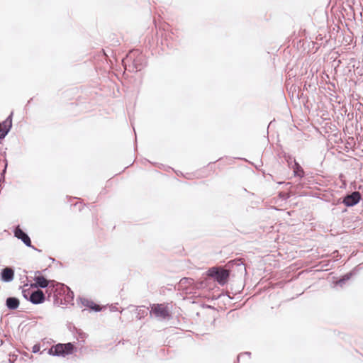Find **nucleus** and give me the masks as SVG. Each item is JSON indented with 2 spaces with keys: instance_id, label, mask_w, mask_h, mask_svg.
Wrapping results in <instances>:
<instances>
[{
  "instance_id": "dca6fc26",
  "label": "nucleus",
  "mask_w": 363,
  "mask_h": 363,
  "mask_svg": "<svg viewBox=\"0 0 363 363\" xmlns=\"http://www.w3.org/2000/svg\"><path fill=\"white\" fill-rule=\"evenodd\" d=\"M12 116L13 112H11V114L6 118V119L1 124V125L3 126V128L8 130L9 132L12 127Z\"/></svg>"
},
{
  "instance_id": "6ab92c4d",
  "label": "nucleus",
  "mask_w": 363,
  "mask_h": 363,
  "mask_svg": "<svg viewBox=\"0 0 363 363\" xmlns=\"http://www.w3.org/2000/svg\"><path fill=\"white\" fill-rule=\"evenodd\" d=\"M9 133L8 130L0 128V140L4 139Z\"/></svg>"
},
{
  "instance_id": "2eb2a0df",
  "label": "nucleus",
  "mask_w": 363,
  "mask_h": 363,
  "mask_svg": "<svg viewBox=\"0 0 363 363\" xmlns=\"http://www.w3.org/2000/svg\"><path fill=\"white\" fill-rule=\"evenodd\" d=\"M355 274L354 269L351 271L349 273H347L345 274L342 278H340L337 282L336 284L339 285L340 286H343V285L345 284L347 281L350 279V278Z\"/></svg>"
},
{
  "instance_id": "39448f33",
  "label": "nucleus",
  "mask_w": 363,
  "mask_h": 363,
  "mask_svg": "<svg viewBox=\"0 0 363 363\" xmlns=\"http://www.w3.org/2000/svg\"><path fill=\"white\" fill-rule=\"evenodd\" d=\"M208 275L213 277L219 284L223 286L227 282L230 272L223 268L212 267L208 270Z\"/></svg>"
},
{
  "instance_id": "9b49d317",
  "label": "nucleus",
  "mask_w": 363,
  "mask_h": 363,
  "mask_svg": "<svg viewBox=\"0 0 363 363\" xmlns=\"http://www.w3.org/2000/svg\"><path fill=\"white\" fill-rule=\"evenodd\" d=\"M20 304L19 300L16 297H8L6 300V306L9 310H16Z\"/></svg>"
},
{
  "instance_id": "5701e85b",
  "label": "nucleus",
  "mask_w": 363,
  "mask_h": 363,
  "mask_svg": "<svg viewBox=\"0 0 363 363\" xmlns=\"http://www.w3.org/2000/svg\"><path fill=\"white\" fill-rule=\"evenodd\" d=\"M117 310H118V308H117V306L116 305L115 306H111V311H116Z\"/></svg>"
},
{
  "instance_id": "9d476101",
  "label": "nucleus",
  "mask_w": 363,
  "mask_h": 363,
  "mask_svg": "<svg viewBox=\"0 0 363 363\" xmlns=\"http://www.w3.org/2000/svg\"><path fill=\"white\" fill-rule=\"evenodd\" d=\"M14 278V270L10 267H5L1 272V280L4 282H10Z\"/></svg>"
},
{
  "instance_id": "f03ea898",
  "label": "nucleus",
  "mask_w": 363,
  "mask_h": 363,
  "mask_svg": "<svg viewBox=\"0 0 363 363\" xmlns=\"http://www.w3.org/2000/svg\"><path fill=\"white\" fill-rule=\"evenodd\" d=\"M51 284H52L54 287L50 289L48 294V298L52 297L55 305H62V297L64 296V294H65V291H67L68 286L55 281H52Z\"/></svg>"
},
{
  "instance_id": "6e6552de",
  "label": "nucleus",
  "mask_w": 363,
  "mask_h": 363,
  "mask_svg": "<svg viewBox=\"0 0 363 363\" xmlns=\"http://www.w3.org/2000/svg\"><path fill=\"white\" fill-rule=\"evenodd\" d=\"M361 199V194L359 191H353L347 194L342 200V203L347 207H352L357 204Z\"/></svg>"
},
{
  "instance_id": "f257e3e1",
  "label": "nucleus",
  "mask_w": 363,
  "mask_h": 363,
  "mask_svg": "<svg viewBox=\"0 0 363 363\" xmlns=\"http://www.w3.org/2000/svg\"><path fill=\"white\" fill-rule=\"evenodd\" d=\"M125 70L137 72L142 70L147 64L145 57L138 50H131L123 60Z\"/></svg>"
},
{
  "instance_id": "423d86ee",
  "label": "nucleus",
  "mask_w": 363,
  "mask_h": 363,
  "mask_svg": "<svg viewBox=\"0 0 363 363\" xmlns=\"http://www.w3.org/2000/svg\"><path fill=\"white\" fill-rule=\"evenodd\" d=\"M13 233L14 236L18 240H21L27 247H32L35 250H38L39 252L40 251L32 245L30 237L20 228L19 225L15 228Z\"/></svg>"
},
{
  "instance_id": "f3484780",
  "label": "nucleus",
  "mask_w": 363,
  "mask_h": 363,
  "mask_svg": "<svg viewBox=\"0 0 363 363\" xmlns=\"http://www.w3.org/2000/svg\"><path fill=\"white\" fill-rule=\"evenodd\" d=\"M284 160L287 162L289 167L291 168L294 164V160H296L291 155L285 154Z\"/></svg>"
},
{
  "instance_id": "7ed1b4c3",
  "label": "nucleus",
  "mask_w": 363,
  "mask_h": 363,
  "mask_svg": "<svg viewBox=\"0 0 363 363\" xmlns=\"http://www.w3.org/2000/svg\"><path fill=\"white\" fill-rule=\"evenodd\" d=\"M76 350V347L72 342L58 343L52 346L48 350V353L52 356L65 357L72 354Z\"/></svg>"
},
{
  "instance_id": "1a4fd4ad",
  "label": "nucleus",
  "mask_w": 363,
  "mask_h": 363,
  "mask_svg": "<svg viewBox=\"0 0 363 363\" xmlns=\"http://www.w3.org/2000/svg\"><path fill=\"white\" fill-rule=\"evenodd\" d=\"M30 302L33 304L43 303L45 300V296L43 291L37 289L33 291L31 296H29Z\"/></svg>"
},
{
  "instance_id": "f8f14e48",
  "label": "nucleus",
  "mask_w": 363,
  "mask_h": 363,
  "mask_svg": "<svg viewBox=\"0 0 363 363\" xmlns=\"http://www.w3.org/2000/svg\"><path fill=\"white\" fill-rule=\"evenodd\" d=\"M291 169H293L295 177H298L300 178H303L304 177L305 173L303 169L296 160H294V164L291 167Z\"/></svg>"
},
{
  "instance_id": "412c9836",
  "label": "nucleus",
  "mask_w": 363,
  "mask_h": 363,
  "mask_svg": "<svg viewBox=\"0 0 363 363\" xmlns=\"http://www.w3.org/2000/svg\"><path fill=\"white\" fill-rule=\"evenodd\" d=\"M40 346L39 344H35L32 347V352L33 353H37L40 351Z\"/></svg>"
},
{
  "instance_id": "393cba45",
  "label": "nucleus",
  "mask_w": 363,
  "mask_h": 363,
  "mask_svg": "<svg viewBox=\"0 0 363 363\" xmlns=\"http://www.w3.org/2000/svg\"><path fill=\"white\" fill-rule=\"evenodd\" d=\"M6 167H7V163H6V165H5L4 169L3 170V174L6 172Z\"/></svg>"
},
{
  "instance_id": "20e7f679",
  "label": "nucleus",
  "mask_w": 363,
  "mask_h": 363,
  "mask_svg": "<svg viewBox=\"0 0 363 363\" xmlns=\"http://www.w3.org/2000/svg\"><path fill=\"white\" fill-rule=\"evenodd\" d=\"M40 271H35V277L33 278V280L35 281L34 284H31L30 286L37 288L38 289H45L46 288V293L48 294L50 290L52 289L54 286L52 284H51L52 281H54V280H48L45 279L43 276L40 275Z\"/></svg>"
},
{
  "instance_id": "a211bd4d",
  "label": "nucleus",
  "mask_w": 363,
  "mask_h": 363,
  "mask_svg": "<svg viewBox=\"0 0 363 363\" xmlns=\"http://www.w3.org/2000/svg\"><path fill=\"white\" fill-rule=\"evenodd\" d=\"M33 291L30 290V289H23L22 290V295L25 299L30 301L29 296L32 295Z\"/></svg>"
},
{
  "instance_id": "ddd939ff",
  "label": "nucleus",
  "mask_w": 363,
  "mask_h": 363,
  "mask_svg": "<svg viewBox=\"0 0 363 363\" xmlns=\"http://www.w3.org/2000/svg\"><path fill=\"white\" fill-rule=\"evenodd\" d=\"M81 301H82V303L86 306V307H88V308H91L92 310H94V311H101V308L99 306L95 304L93 301H89L86 298H81Z\"/></svg>"
},
{
  "instance_id": "4be33fe9",
  "label": "nucleus",
  "mask_w": 363,
  "mask_h": 363,
  "mask_svg": "<svg viewBox=\"0 0 363 363\" xmlns=\"http://www.w3.org/2000/svg\"><path fill=\"white\" fill-rule=\"evenodd\" d=\"M193 280L190 278H183L181 279L180 283L182 284H191Z\"/></svg>"
},
{
  "instance_id": "4468645a",
  "label": "nucleus",
  "mask_w": 363,
  "mask_h": 363,
  "mask_svg": "<svg viewBox=\"0 0 363 363\" xmlns=\"http://www.w3.org/2000/svg\"><path fill=\"white\" fill-rule=\"evenodd\" d=\"M74 300V293L68 287L67 291H65V294L62 297V304L71 303Z\"/></svg>"
},
{
  "instance_id": "aec40b11",
  "label": "nucleus",
  "mask_w": 363,
  "mask_h": 363,
  "mask_svg": "<svg viewBox=\"0 0 363 363\" xmlns=\"http://www.w3.org/2000/svg\"><path fill=\"white\" fill-rule=\"evenodd\" d=\"M250 354L251 353L250 352H244V353H242V354H240L238 356V361H240L241 358H243L245 356H247V357H250Z\"/></svg>"
},
{
  "instance_id": "b1692460",
  "label": "nucleus",
  "mask_w": 363,
  "mask_h": 363,
  "mask_svg": "<svg viewBox=\"0 0 363 363\" xmlns=\"http://www.w3.org/2000/svg\"><path fill=\"white\" fill-rule=\"evenodd\" d=\"M79 335L80 336V337H81V338H83V337H85V334H84V333H79Z\"/></svg>"
},
{
  "instance_id": "0eeeda50",
  "label": "nucleus",
  "mask_w": 363,
  "mask_h": 363,
  "mask_svg": "<svg viewBox=\"0 0 363 363\" xmlns=\"http://www.w3.org/2000/svg\"><path fill=\"white\" fill-rule=\"evenodd\" d=\"M150 313H153L156 318L160 319H166L169 316L167 308L162 304H154L152 306Z\"/></svg>"
}]
</instances>
